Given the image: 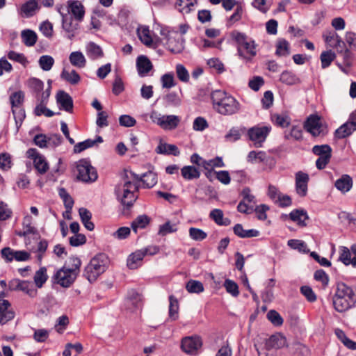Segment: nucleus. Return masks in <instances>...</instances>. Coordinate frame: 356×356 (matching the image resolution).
<instances>
[{
	"instance_id": "nucleus-1",
	"label": "nucleus",
	"mask_w": 356,
	"mask_h": 356,
	"mask_svg": "<svg viewBox=\"0 0 356 356\" xmlns=\"http://www.w3.org/2000/svg\"><path fill=\"white\" fill-rule=\"evenodd\" d=\"M213 108L222 115H232L241 110L240 103L225 91L216 90L211 93Z\"/></svg>"
},
{
	"instance_id": "nucleus-2",
	"label": "nucleus",
	"mask_w": 356,
	"mask_h": 356,
	"mask_svg": "<svg viewBox=\"0 0 356 356\" xmlns=\"http://www.w3.org/2000/svg\"><path fill=\"white\" fill-rule=\"evenodd\" d=\"M356 302V296L353 289L341 282L337 285L333 297V305L337 311L343 312L350 308Z\"/></svg>"
},
{
	"instance_id": "nucleus-3",
	"label": "nucleus",
	"mask_w": 356,
	"mask_h": 356,
	"mask_svg": "<svg viewBox=\"0 0 356 356\" xmlns=\"http://www.w3.org/2000/svg\"><path fill=\"white\" fill-rule=\"evenodd\" d=\"M139 186L136 182H130L129 179L126 181L122 179L115 188V193L120 202L127 208L133 206L138 198L137 193Z\"/></svg>"
},
{
	"instance_id": "nucleus-4",
	"label": "nucleus",
	"mask_w": 356,
	"mask_h": 356,
	"mask_svg": "<svg viewBox=\"0 0 356 356\" xmlns=\"http://www.w3.org/2000/svg\"><path fill=\"white\" fill-rule=\"evenodd\" d=\"M108 264V257L106 254H97L86 266L83 275L90 282H92L106 270Z\"/></svg>"
},
{
	"instance_id": "nucleus-5",
	"label": "nucleus",
	"mask_w": 356,
	"mask_h": 356,
	"mask_svg": "<svg viewBox=\"0 0 356 356\" xmlns=\"http://www.w3.org/2000/svg\"><path fill=\"white\" fill-rule=\"evenodd\" d=\"M286 345L285 337L273 334L266 340L264 345H254L259 356H277V351Z\"/></svg>"
},
{
	"instance_id": "nucleus-6",
	"label": "nucleus",
	"mask_w": 356,
	"mask_h": 356,
	"mask_svg": "<svg viewBox=\"0 0 356 356\" xmlns=\"http://www.w3.org/2000/svg\"><path fill=\"white\" fill-rule=\"evenodd\" d=\"M231 35L237 43L238 56L247 60H250L257 53L254 42L248 40L245 34L238 31H233Z\"/></svg>"
},
{
	"instance_id": "nucleus-7",
	"label": "nucleus",
	"mask_w": 356,
	"mask_h": 356,
	"mask_svg": "<svg viewBox=\"0 0 356 356\" xmlns=\"http://www.w3.org/2000/svg\"><path fill=\"white\" fill-rule=\"evenodd\" d=\"M77 180L84 183H92L97 179L98 175L96 169L92 166L87 159H81L76 165Z\"/></svg>"
},
{
	"instance_id": "nucleus-8",
	"label": "nucleus",
	"mask_w": 356,
	"mask_h": 356,
	"mask_svg": "<svg viewBox=\"0 0 356 356\" xmlns=\"http://www.w3.org/2000/svg\"><path fill=\"white\" fill-rule=\"evenodd\" d=\"M270 131V126H254L248 130L247 135L256 147H261Z\"/></svg>"
},
{
	"instance_id": "nucleus-9",
	"label": "nucleus",
	"mask_w": 356,
	"mask_h": 356,
	"mask_svg": "<svg viewBox=\"0 0 356 356\" xmlns=\"http://www.w3.org/2000/svg\"><path fill=\"white\" fill-rule=\"evenodd\" d=\"M150 119L163 129L168 130L175 129L180 122V118L177 115H161L156 111L151 113Z\"/></svg>"
},
{
	"instance_id": "nucleus-10",
	"label": "nucleus",
	"mask_w": 356,
	"mask_h": 356,
	"mask_svg": "<svg viewBox=\"0 0 356 356\" xmlns=\"http://www.w3.org/2000/svg\"><path fill=\"white\" fill-rule=\"evenodd\" d=\"M203 345L202 339L197 334L183 337L180 348L183 352L190 355H196Z\"/></svg>"
},
{
	"instance_id": "nucleus-11",
	"label": "nucleus",
	"mask_w": 356,
	"mask_h": 356,
	"mask_svg": "<svg viewBox=\"0 0 356 356\" xmlns=\"http://www.w3.org/2000/svg\"><path fill=\"white\" fill-rule=\"evenodd\" d=\"M304 127L314 137L324 136L327 132L326 127L322 124L320 118L316 115H310L305 122Z\"/></svg>"
},
{
	"instance_id": "nucleus-12",
	"label": "nucleus",
	"mask_w": 356,
	"mask_h": 356,
	"mask_svg": "<svg viewBox=\"0 0 356 356\" xmlns=\"http://www.w3.org/2000/svg\"><path fill=\"white\" fill-rule=\"evenodd\" d=\"M304 127L314 137L324 136L327 132L326 127L322 124L320 118L316 115H310L305 122Z\"/></svg>"
},
{
	"instance_id": "nucleus-13",
	"label": "nucleus",
	"mask_w": 356,
	"mask_h": 356,
	"mask_svg": "<svg viewBox=\"0 0 356 356\" xmlns=\"http://www.w3.org/2000/svg\"><path fill=\"white\" fill-rule=\"evenodd\" d=\"M304 127L314 137L324 136L327 132L326 127L322 124L320 118L316 115H310L305 122Z\"/></svg>"
},
{
	"instance_id": "nucleus-14",
	"label": "nucleus",
	"mask_w": 356,
	"mask_h": 356,
	"mask_svg": "<svg viewBox=\"0 0 356 356\" xmlns=\"http://www.w3.org/2000/svg\"><path fill=\"white\" fill-rule=\"evenodd\" d=\"M75 272L63 267L54 275L56 282L63 287H69L76 277Z\"/></svg>"
},
{
	"instance_id": "nucleus-15",
	"label": "nucleus",
	"mask_w": 356,
	"mask_h": 356,
	"mask_svg": "<svg viewBox=\"0 0 356 356\" xmlns=\"http://www.w3.org/2000/svg\"><path fill=\"white\" fill-rule=\"evenodd\" d=\"M356 112H353L346 122L340 126L334 132V137L337 139L345 138L352 134L355 131Z\"/></svg>"
},
{
	"instance_id": "nucleus-16",
	"label": "nucleus",
	"mask_w": 356,
	"mask_h": 356,
	"mask_svg": "<svg viewBox=\"0 0 356 356\" xmlns=\"http://www.w3.org/2000/svg\"><path fill=\"white\" fill-rule=\"evenodd\" d=\"M27 156L33 161L35 168L40 174L45 173L48 168V163L45 158L40 155L36 149L31 148L26 152Z\"/></svg>"
},
{
	"instance_id": "nucleus-17",
	"label": "nucleus",
	"mask_w": 356,
	"mask_h": 356,
	"mask_svg": "<svg viewBox=\"0 0 356 356\" xmlns=\"http://www.w3.org/2000/svg\"><path fill=\"white\" fill-rule=\"evenodd\" d=\"M62 28L65 31L67 38L72 40L79 29V22H74L72 16L69 13H61Z\"/></svg>"
},
{
	"instance_id": "nucleus-18",
	"label": "nucleus",
	"mask_w": 356,
	"mask_h": 356,
	"mask_svg": "<svg viewBox=\"0 0 356 356\" xmlns=\"http://www.w3.org/2000/svg\"><path fill=\"white\" fill-rule=\"evenodd\" d=\"M56 102L59 105L60 109L64 110L68 113L73 111V99L72 97L63 90H60L57 92Z\"/></svg>"
},
{
	"instance_id": "nucleus-19",
	"label": "nucleus",
	"mask_w": 356,
	"mask_h": 356,
	"mask_svg": "<svg viewBox=\"0 0 356 356\" xmlns=\"http://www.w3.org/2000/svg\"><path fill=\"white\" fill-rule=\"evenodd\" d=\"M309 179V175L307 173L299 171L296 174V190L300 197H305L307 193Z\"/></svg>"
},
{
	"instance_id": "nucleus-20",
	"label": "nucleus",
	"mask_w": 356,
	"mask_h": 356,
	"mask_svg": "<svg viewBox=\"0 0 356 356\" xmlns=\"http://www.w3.org/2000/svg\"><path fill=\"white\" fill-rule=\"evenodd\" d=\"M10 303L7 300H0V324L4 325L15 317V312L10 309Z\"/></svg>"
},
{
	"instance_id": "nucleus-21",
	"label": "nucleus",
	"mask_w": 356,
	"mask_h": 356,
	"mask_svg": "<svg viewBox=\"0 0 356 356\" xmlns=\"http://www.w3.org/2000/svg\"><path fill=\"white\" fill-rule=\"evenodd\" d=\"M67 4L70 10L68 12H71L76 21L81 22L85 15L83 5L77 0H69Z\"/></svg>"
},
{
	"instance_id": "nucleus-22",
	"label": "nucleus",
	"mask_w": 356,
	"mask_h": 356,
	"mask_svg": "<svg viewBox=\"0 0 356 356\" xmlns=\"http://www.w3.org/2000/svg\"><path fill=\"white\" fill-rule=\"evenodd\" d=\"M136 67L139 76L143 77L152 70L153 65L146 56L140 55L136 59Z\"/></svg>"
},
{
	"instance_id": "nucleus-23",
	"label": "nucleus",
	"mask_w": 356,
	"mask_h": 356,
	"mask_svg": "<svg viewBox=\"0 0 356 356\" xmlns=\"http://www.w3.org/2000/svg\"><path fill=\"white\" fill-rule=\"evenodd\" d=\"M143 298L141 294L134 289H131L127 293V305H131V309H140L142 307Z\"/></svg>"
},
{
	"instance_id": "nucleus-24",
	"label": "nucleus",
	"mask_w": 356,
	"mask_h": 356,
	"mask_svg": "<svg viewBox=\"0 0 356 356\" xmlns=\"http://www.w3.org/2000/svg\"><path fill=\"white\" fill-rule=\"evenodd\" d=\"M334 186L342 193H346L353 187V179L348 175H343L339 179L336 180Z\"/></svg>"
},
{
	"instance_id": "nucleus-25",
	"label": "nucleus",
	"mask_w": 356,
	"mask_h": 356,
	"mask_svg": "<svg viewBox=\"0 0 356 356\" xmlns=\"http://www.w3.org/2000/svg\"><path fill=\"white\" fill-rule=\"evenodd\" d=\"M289 218L296 222L300 227L307 225L305 220L309 218L308 215L304 209H294L289 215Z\"/></svg>"
},
{
	"instance_id": "nucleus-26",
	"label": "nucleus",
	"mask_w": 356,
	"mask_h": 356,
	"mask_svg": "<svg viewBox=\"0 0 356 356\" xmlns=\"http://www.w3.org/2000/svg\"><path fill=\"white\" fill-rule=\"evenodd\" d=\"M234 233L240 238L257 237L259 232L254 229H244L241 224H236L233 227Z\"/></svg>"
},
{
	"instance_id": "nucleus-27",
	"label": "nucleus",
	"mask_w": 356,
	"mask_h": 356,
	"mask_svg": "<svg viewBox=\"0 0 356 356\" xmlns=\"http://www.w3.org/2000/svg\"><path fill=\"white\" fill-rule=\"evenodd\" d=\"M103 142V139L102 136H97L96 139H87L83 142L78 143L74 146V152L75 153H80L85 149L92 147L95 145L97 143H100Z\"/></svg>"
},
{
	"instance_id": "nucleus-28",
	"label": "nucleus",
	"mask_w": 356,
	"mask_h": 356,
	"mask_svg": "<svg viewBox=\"0 0 356 356\" xmlns=\"http://www.w3.org/2000/svg\"><path fill=\"white\" fill-rule=\"evenodd\" d=\"M79 213L81 222L84 227L89 231H92L95 229V225L91 221L92 213L86 208L81 207L79 209Z\"/></svg>"
},
{
	"instance_id": "nucleus-29",
	"label": "nucleus",
	"mask_w": 356,
	"mask_h": 356,
	"mask_svg": "<svg viewBox=\"0 0 356 356\" xmlns=\"http://www.w3.org/2000/svg\"><path fill=\"white\" fill-rule=\"evenodd\" d=\"M144 254L139 250L131 254L127 261V266L129 269H136L144 258Z\"/></svg>"
},
{
	"instance_id": "nucleus-30",
	"label": "nucleus",
	"mask_w": 356,
	"mask_h": 356,
	"mask_svg": "<svg viewBox=\"0 0 356 356\" xmlns=\"http://www.w3.org/2000/svg\"><path fill=\"white\" fill-rule=\"evenodd\" d=\"M70 63L78 68H83L86 65V59L82 52L76 51L70 54Z\"/></svg>"
},
{
	"instance_id": "nucleus-31",
	"label": "nucleus",
	"mask_w": 356,
	"mask_h": 356,
	"mask_svg": "<svg viewBox=\"0 0 356 356\" xmlns=\"http://www.w3.org/2000/svg\"><path fill=\"white\" fill-rule=\"evenodd\" d=\"M39 9L37 0H29L21 7V13L26 17L34 15L35 11Z\"/></svg>"
},
{
	"instance_id": "nucleus-32",
	"label": "nucleus",
	"mask_w": 356,
	"mask_h": 356,
	"mask_svg": "<svg viewBox=\"0 0 356 356\" xmlns=\"http://www.w3.org/2000/svg\"><path fill=\"white\" fill-rule=\"evenodd\" d=\"M223 211L219 209H214L209 213L210 218L218 225L227 226L230 225L231 220L229 218H223Z\"/></svg>"
},
{
	"instance_id": "nucleus-33",
	"label": "nucleus",
	"mask_w": 356,
	"mask_h": 356,
	"mask_svg": "<svg viewBox=\"0 0 356 356\" xmlns=\"http://www.w3.org/2000/svg\"><path fill=\"white\" fill-rule=\"evenodd\" d=\"M60 77L71 85H76L81 80L79 74L74 70L69 72L63 69L60 74Z\"/></svg>"
},
{
	"instance_id": "nucleus-34",
	"label": "nucleus",
	"mask_w": 356,
	"mask_h": 356,
	"mask_svg": "<svg viewBox=\"0 0 356 356\" xmlns=\"http://www.w3.org/2000/svg\"><path fill=\"white\" fill-rule=\"evenodd\" d=\"M158 154H172L174 156H179L180 152L175 145L172 144H160L156 149Z\"/></svg>"
},
{
	"instance_id": "nucleus-35",
	"label": "nucleus",
	"mask_w": 356,
	"mask_h": 356,
	"mask_svg": "<svg viewBox=\"0 0 356 356\" xmlns=\"http://www.w3.org/2000/svg\"><path fill=\"white\" fill-rule=\"evenodd\" d=\"M197 3V0H177L175 7L183 13L188 14L193 7Z\"/></svg>"
},
{
	"instance_id": "nucleus-36",
	"label": "nucleus",
	"mask_w": 356,
	"mask_h": 356,
	"mask_svg": "<svg viewBox=\"0 0 356 356\" xmlns=\"http://www.w3.org/2000/svg\"><path fill=\"white\" fill-rule=\"evenodd\" d=\"M245 129V127H234L231 128L225 136V140L232 143L238 140L241 138V134L244 132Z\"/></svg>"
},
{
	"instance_id": "nucleus-37",
	"label": "nucleus",
	"mask_w": 356,
	"mask_h": 356,
	"mask_svg": "<svg viewBox=\"0 0 356 356\" xmlns=\"http://www.w3.org/2000/svg\"><path fill=\"white\" fill-rule=\"evenodd\" d=\"M169 318L171 321H176L179 317V302L172 295L169 296Z\"/></svg>"
},
{
	"instance_id": "nucleus-38",
	"label": "nucleus",
	"mask_w": 356,
	"mask_h": 356,
	"mask_svg": "<svg viewBox=\"0 0 356 356\" xmlns=\"http://www.w3.org/2000/svg\"><path fill=\"white\" fill-rule=\"evenodd\" d=\"M181 175L185 179L191 180L197 179L200 176V171L194 166H184L181 170Z\"/></svg>"
},
{
	"instance_id": "nucleus-39",
	"label": "nucleus",
	"mask_w": 356,
	"mask_h": 356,
	"mask_svg": "<svg viewBox=\"0 0 356 356\" xmlns=\"http://www.w3.org/2000/svg\"><path fill=\"white\" fill-rule=\"evenodd\" d=\"M87 54L92 60L100 58L103 56V51L102 48L95 44V42H90L86 47Z\"/></svg>"
},
{
	"instance_id": "nucleus-40",
	"label": "nucleus",
	"mask_w": 356,
	"mask_h": 356,
	"mask_svg": "<svg viewBox=\"0 0 356 356\" xmlns=\"http://www.w3.org/2000/svg\"><path fill=\"white\" fill-rule=\"evenodd\" d=\"M22 40L26 46L32 47L37 42V34L32 30H24L21 34Z\"/></svg>"
},
{
	"instance_id": "nucleus-41",
	"label": "nucleus",
	"mask_w": 356,
	"mask_h": 356,
	"mask_svg": "<svg viewBox=\"0 0 356 356\" xmlns=\"http://www.w3.org/2000/svg\"><path fill=\"white\" fill-rule=\"evenodd\" d=\"M280 79L286 85H295L300 83V79L294 73L289 71L283 72Z\"/></svg>"
},
{
	"instance_id": "nucleus-42",
	"label": "nucleus",
	"mask_w": 356,
	"mask_h": 356,
	"mask_svg": "<svg viewBox=\"0 0 356 356\" xmlns=\"http://www.w3.org/2000/svg\"><path fill=\"white\" fill-rule=\"evenodd\" d=\"M150 218L147 215L138 216L132 222L131 228L134 232H137V229H144L149 223Z\"/></svg>"
},
{
	"instance_id": "nucleus-43",
	"label": "nucleus",
	"mask_w": 356,
	"mask_h": 356,
	"mask_svg": "<svg viewBox=\"0 0 356 356\" xmlns=\"http://www.w3.org/2000/svg\"><path fill=\"white\" fill-rule=\"evenodd\" d=\"M47 279L48 275L47 274V268L45 267H41L38 270H37L33 277L34 282L38 288H41Z\"/></svg>"
},
{
	"instance_id": "nucleus-44",
	"label": "nucleus",
	"mask_w": 356,
	"mask_h": 356,
	"mask_svg": "<svg viewBox=\"0 0 356 356\" xmlns=\"http://www.w3.org/2000/svg\"><path fill=\"white\" fill-rule=\"evenodd\" d=\"M58 194L63 201L65 207L67 209V212L70 213L74 205V200L72 197L64 188H59Z\"/></svg>"
},
{
	"instance_id": "nucleus-45",
	"label": "nucleus",
	"mask_w": 356,
	"mask_h": 356,
	"mask_svg": "<svg viewBox=\"0 0 356 356\" xmlns=\"http://www.w3.org/2000/svg\"><path fill=\"white\" fill-rule=\"evenodd\" d=\"M144 187L150 188L155 186L157 183V175L155 172L149 171L143 175L142 181Z\"/></svg>"
},
{
	"instance_id": "nucleus-46",
	"label": "nucleus",
	"mask_w": 356,
	"mask_h": 356,
	"mask_svg": "<svg viewBox=\"0 0 356 356\" xmlns=\"http://www.w3.org/2000/svg\"><path fill=\"white\" fill-rule=\"evenodd\" d=\"M335 58L336 54L332 50L323 51L320 56L322 68L325 69L329 67Z\"/></svg>"
},
{
	"instance_id": "nucleus-47",
	"label": "nucleus",
	"mask_w": 356,
	"mask_h": 356,
	"mask_svg": "<svg viewBox=\"0 0 356 356\" xmlns=\"http://www.w3.org/2000/svg\"><path fill=\"white\" fill-rule=\"evenodd\" d=\"M138 35L140 41L147 47H151L153 40L149 35V30L147 27H142L138 29Z\"/></svg>"
},
{
	"instance_id": "nucleus-48",
	"label": "nucleus",
	"mask_w": 356,
	"mask_h": 356,
	"mask_svg": "<svg viewBox=\"0 0 356 356\" xmlns=\"http://www.w3.org/2000/svg\"><path fill=\"white\" fill-rule=\"evenodd\" d=\"M186 290L191 293H200L204 291L202 283L197 280H191L186 284Z\"/></svg>"
},
{
	"instance_id": "nucleus-49",
	"label": "nucleus",
	"mask_w": 356,
	"mask_h": 356,
	"mask_svg": "<svg viewBox=\"0 0 356 356\" xmlns=\"http://www.w3.org/2000/svg\"><path fill=\"white\" fill-rule=\"evenodd\" d=\"M29 87L34 92L35 97H38L39 94L43 90L44 83L39 79L31 78L28 81Z\"/></svg>"
},
{
	"instance_id": "nucleus-50",
	"label": "nucleus",
	"mask_w": 356,
	"mask_h": 356,
	"mask_svg": "<svg viewBox=\"0 0 356 356\" xmlns=\"http://www.w3.org/2000/svg\"><path fill=\"white\" fill-rule=\"evenodd\" d=\"M24 100V93L22 90L13 92L10 96V102L13 108H18L22 104Z\"/></svg>"
},
{
	"instance_id": "nucleus-51",
	"label": "nucleus",
	"mask_w": 356,
	"mask_h": 356,
	"mask_svg": "<svg viewBox=\"0 0 356 356\" xmlns=\"http://www.w3.org/2000/svg\"><path fill=\"white\" fill-rule=\"evenodd\" d=\"M38 63L42 70L49 71L54 64V59L51 56L43 55L40 57Z\"/></svg>"
},
{
	"instance_id": "nucleus-52",
	"label": "nucleus",
	"mask_w": 356,
	"mask_h": 356,
	"mask_svg": "<svg viewBox=\"0 0 356 356\" xmlns=\"http://www.w3.org/2000/svg\"><path fill=\"white\" fill-rule=\"evenodd\" d=\"M272 120L274 123L282 128L287 127L290 124V118L284 114H274L272 115Z\"/></svg>"
},
{
	"instance_id": "nucleus-53",
	"label": "nucleus",
	"mask_w": 356,
	"mask_h": 356,
	"mask_svg": "<svg viewBox=\"0 0 356 356\" xmlns=\"http://www.w3.org/2000/svg\"><path fill=\"white\" fill-rule=\"evenodd\" d=\"M276 54L280 56H286L289 54V44L284 40L281 39L277 43Z\"/></svg>"
},
{
	"instance_id": "nucleus-54",
	"label": "nucleus",
	"mask_w": 356,
	"mask_h": 356,
	"mask_svg": "<svg viewBox=\"0 0 356 356\" xmlns=\"http://www.w3.org/2000/svg\"><path fill=\"white\" fill-rule=\"evenodd\" d=\"M312 152L319 157L325 155L332 156V148L329 145H315L312 148Z\"/></svg>"
},
{
	"instance_id": "nucleus-55",
	"label": "nucleus",
	"mask_w": 356,
	"mask_h": 356,
	"mask_svg": "<svg viewBox=\"0 0 356 356\" xmlns=\"http://www.w3.org/2000/svg\"><path fill=\"white\" fill-rule=\"evenodd\" d=\"M166 44L170 51L175 54L180 53L184 49L182 42L176 41V40L172 37L168 38Z\"/></svg>"
},
{
	"instance_id": "nucleus-56",
	"label": "nucleus",
	"mask_w": 356,
	"mask_h": 356,
	"mask_svg": "<svg viewBox=\"0 0 356 356\" xmlns=\"http://www.w3.org/2000/svg\"><path fill=\"white\" fill-rule=\"evenodd\" d=\"M267 159L268 156L266 153L263 151L258 152L255 151H250L247 156L248 161L251 163H253L256 160H258L260 162H264L267 161Z\"/></svg>"
},
{
	"instance_id": "nucleus-57",
	"label": "nucleus",
	"mask_w": 356,
	"mask_h": 356,
	"mask_svg": "<svg viewBox=\"0 0 356 356\" xmlns=\"http://www.w3.org/2000/svg\"><path fill=\"white\" fill-rule=\"evenodd\" d=\"M18 291H22L31 297H34L37 293V291L33 288V284L25 280L22 281Z\"/></svg>"
},
{
	"instance_id": "nucleus-58",
	"label": "nucleus",
	"mask_w": 356,
	"mask_h": 356,
	"mask_svg": "<svg viewBox=\"0 0 356 356\" xmlns=\"http://www.w3.org/2000/svg\"><path fill=\"white\" fill-rule=\"evenodd\" d=\"M47 103H41L40 102L34 109V114L36 116H40L42 115H45L46 117H52L54 115V113L50 109L46 107Z\"/></svg>"
},
{
	"instance_id": "nucleus-59",
	"label": "nucleus",
	"mask_w": 356,
	"mask_h": 356,
	"mask_svg": "<svg viewBox=\"0 0 356 356\" xmlns=\"http://www.w3.org/2000/svg\"><path fill=\"white\" fill-rule=\"evenodd\" d=\"M163 99L168 106H178L181 104V99L175 92L168 93L163 97Z\"/></svg>"
},
{
	"instance_id": "nucleus-60",
	"label": "nucleus",
	"mask_w": 356,
	"mask_h": 356,
	"mask_svg": "<svg viewBox=\"0 0 356 356\" xmlns=\"http://www.w3.org/2000/svg\"><path fill=\"white\" fill-rule=\"evenodd\" d=\"M189 236L194 241H201L207 238V234L201 229L191 227Z\"/></svg>"
},
{
	"instance_id": "nucleus-61",
	"label": "nucleus",
	"mask_w": 356,
	"mask_h": 356,
	"mask_svg": "<svg viewBox=\"0 0 356 356\" xmlns=\"http://www.w3.org/2000/svg\"><path fill=\"white\" fill-rule=\"evenodd\" d=\"M267 318L275 326H280L283 324V318L280 314L275 310H270L267 313Z\"/></svg>"
},
{
	"instance_id": "nucleus-62",
	"label": "nucleus",
	"mask_w": 356,
	"mask_h": 356,
	"mask_svg": "<svg viewBox=\"0 0 356 356\" xmlns=\"http://www.w3.org/2000/svg\"><path fill=\"white\" fill-rule=\"evenodd\" d=\"M12 112L14 115L17 129H18L20 127V126L22 125V124L25 118V116H26L25 111L24 109L19 107L18 108H13Z\"/></svg>"
},
{
	"instance_id": "nucleus-63",
	"label": "nucleus",
	"mask_w": 356,
	"mask_h": 356,
	"mask_svg": "<svg viewBox=\"0 0 356 356\" xmlns=\"http://www.w3.org/2000/svg\"><path fill=\"white\" fill-rule=\"evenodd\" d=\"M161 82L163 88L170 89L175 86L173 73H166L161 77Z\"/></svg>"
},
{
	"instance_id": "nucleus-64",
	"label": "nucleus",
	"mask_w": 356,
	"mask_h": 356,
	"mask_svg": "<svg viewBox=\"0 0 356 356\" xmlns=\"http://www.w3.org/2000/svg\"><path fill=\"white\" fill-rule=\"evenodd\" d=\"M224 286L227 293H230L234 297H237L239 294L238 286L237 284L229 279L225 281Z\"/></svg>"
}]
</instances>
